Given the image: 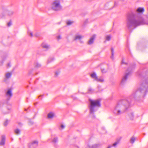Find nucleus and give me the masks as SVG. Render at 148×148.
<instances>
[{
	"label": "nucleus",
	"mask_w": 148,
	"mask_h": 148,
	"mask_svg": "<svg viewBox=\"0 0 148 148\" xmlns=\"http://www.w3.org/2000/svg\"><path fill=\"white\" fill-rule=\"evenodd\" d=\"M130 110V103L128 98H125L120 100L115 106L113 112L116 115L124 113H127Z\"/></svg>",
	"instance_id": "nucleus-1"
},
{
	"label": "nucleus",
	"mask_w": 148,
	"mask_h": 148,
	"mask_svg": "<svg viewBox=\"0 0 148 148\" xmlns=\"http://www.w3.org/2000/svg\"><path fill=\"white\" fill-rule=\"evenodd\" d=\"M148 77L144 80L143 83H140V87L135 93V98L136 100H139L141 98L145 96L148 91Z\"/></svg>",
	"instance_id": "nucleus-2"
},
{
	"label": "nucleus",
	"mask_w": 148,
	"mask_h": 148,
	"mask_svg": "<svg viewBox=\"0 0 148 148\" xmlns=\"http://www.w3.org/2000/svg\"><path fill=\"white\" fill-rule=\"evenodd\" d=\"M89 101L90 103L89 106L90 113L93 114L94 112L97 110V107L101 106L100 102L99 100H93L89 99Z\"/></svg>",
	"instance_id": "nucleus-3"
},
{
	"label": "nucleus",
	"mask_w": 148,
	"mask_h": 148,
	"mask_svg": "<svg viewBox=\"0 0 148 148\" xmlns=\"http://www.w3.org/2000/svg\"><path fill=\"white\" fill-rule=\"evenodd\" d=\"M144 19L143 18H139L138 20L130 19V27L133 26L134 27V28L138 26L145 24Z\"/></svg>",
	"instance_id": "nucleus-4"
},
{
	"label": "nucleus",
	"mask_w": 148,
	"mask_h": 148,
	"mask_svg": "<svg viewBox=\"0 0 148 148\" xmlns=\"http://www.w3.org/2000/svg\"><path fill=\"white\" fill-rule=\"evenodd\" d=\"M52 9L55 11H59L62 9V7L60 4L59 0H55L52 3Z\"/></svg>",
	"instance_id": "nucleus-5"
},
{
	"label": "nucleus",
	"mask_w": 148,
	"mask_h": 148,
	"mask_svg": "<svg viewBox=\"0 0 148 148\" xmlns=\"http://www.w3.org/2000/svg\"><path fill=\"white\" fill-rule=\"evenodd\" d=\"M127 71H128L126 72L125 75L122 78L121 82L120 84V85L121 86H123L125 84L127 79L130 75L129 68H127Z\"/></svg>",
	"instance_id": "nucleus-6"
},
{
	"label": "nucleus",
	"mask_w": 148,
	"mask_h": 148,
	"mask_svg": "<svg viewBox=\"0 0 148 148\" xmlns=\"http://www.w3.org/2000/svg\"><path fill=\"white\" fill-rule=\"evenodd\" d=\"M125 22L126 24V27L129 31L130 28V13L129 12H128L126 14Z\"/></svg>",
	"instance_id": "nucleus-7"
},
{
	"label": "nucleus",
	"mask_w": 148,
	"mask_h": 148,
	"mask_svg": "<svg viewBox=\"0 0 148 148\" xmlns=\"http://www.w3.org/2000/svg\"><path fill=\"white\" fill-rule=\"evenodd\" d=\"M121 139V138H117L116 141L112 145H109L108 147H109V148H112L113 147H116L117 145L119 143Z\"/></svg>",
	"instance_id": "nucleus-8"
},
{
	"label": "nucleus",
	"mask_w": 148,
	"mask_h": 148,
	"mask_svg": "<svg viewBox=\"0 0 148 148\" xmlns=\"http://www.w3.org/2000/svg\"><path fill=\"white\" fill-rule=\"evenodd\" d=\"M38 142L37 141H34L28 145L29 148H36L38 145Z\"/></svg>",
	"instance_id": "nucleus-9"
},
{
	"label": "nucleus",
	"mask_w": 148,
	"mask_h": 148,
	"mask_svg": "<svg viewBox=\"0 0 148 148\" xmlns=\"http://www.w3.org/2000/svg\"><path fill=\"white\" fill-rule=\"evenodd\" d=\"M6 96L8 97L7 99L8 100H10L12 95V90L11 89H8L6 93Z\"/></svg>",
	"instance_id": "nucleus-10"
},
{
	"label": "nucleus",
	"mask_w": 148,
	"mask_h": 148,
	"mask_svg": "<svg viewBox=\"0 0 148 148\" xmlns=\"http://www.w3.org/2000/svg\"><path fill=\"white\" fill-rule=\"evenodd\" d=\"M5 136L4 135H2L1 136V140L0 141V145L1 146H4L5 143Z\"/></svg>",
	"instance_id": "nucleus-11"
},
{
	"label": "nucleus",
	"mask_w": 148,
	"mask_h": 148,
	"mask_svg": "<svg viewBox=\"0 0 148 148\" xmlns=\"http://www.w3.org/2000/svg\"><path fill=\"white\" fill-rule=\"evenodd\" d=\"M8 57V55L5 54L1 57L2 60L0 62V66H2L3 65L4 61L5 60L6 58Z\"/></svg>",
	"instance_id": "nucleus-12"
},
{
	"label": "nucleus",
	"mask_w": 148,
	"mask_h": 148,
	"mask_svg": "<svg viewBox=\"0 0 148 148\" xmlns=\"http://www.w3.org/2000/svg\"><path fill=\"white\" fill-rule=\"evenodd\" d=\"M95 35H93V36L90 38L88 42V44L91 45L93 43L95 37Z\"/></svg>",
	"instance_id": "nucleus-13"
},
{
	"label": "nucleus",
	"mask_w": 148,
	"mask_h": 148,
	"mask_svg": "<svg viewBox=\"0 0 148 148\" xmlns=\"http://www.w3.org/2000/svg\"><path fill=\"white\" fill-rule=\"evenodd\" d=\"M101 145L99 143H96L94 144L91 146L88 145V147L89 148H98Z\"/></svg>",
	"instance_id": "nucleus-14"
},
{
	"label": "nucleus",
	"mask_w": 148,
	"mask_h": 148,
	"mask_svg": "<svg viewBox=\"0 0 148 148\" xmlns=\"http://www.w3.org/2000/svg\"><path fill=\"white\" fill-rule=\"evenodd\" d=\"M136 139V138L134 136H132L131 138L130 139V143L132 144V145H130V147L133 146V144L134 143Z\"/></svg>",
	"instance_id": "nucleus-15"
},
{
	"label": "nucleus",
	"mask_w": 148,
	"mask_h": 148,
	"mask_svg": "<svg viewBox=\"0 0 148 148\" xmlns=\"http://www.w3.org/2000/svg\"><path fill=\"white\" fill-rule=\"evenodd\" d=\"M41 46L42 48L46 49H48L50 48V47L49 45L47 43H42Z\"/></svg>",
	"instance_id": "nucleus-16"
},
{
	"label": "nucleus",
	"mask_w": 148,
	"mask_h": 148,
	"mask_svg": "<svg viewBox=\"0 0 148 148\" xmlns=\"http://www.w3.org/2000/svg\"><path fill=\"white\" fill-rule=\"evenodd\" d=\"M144 9L143 8L139 7L136 10V11L139 13H143L144 12Z\"/></svg>",
	"instance_id": "nucleus-17"
},
{
	"label": "nucleus",
	"mask_w": 148,
	"mask_h": 148,
	"mask_svg": "<svg viewBox=\"0 0 148 148\" xmlns=\"http://www.w3.org/2000/svg\"><path fill=\"white\" fill-rule=\"evenodd\" d=\"M96 81L97 82H104V79L102 77H97Z\"/></svg>",
	"instance_id": "nucleus-18"
},
{
	"label": "nucleus",
	"mask_w": 148,
	"mask_h": 148,
	"mask_svg": "<svg viewBox=\"0 0 148 148\" xmlns=\"http://www.w3.org/2000/svg\"><path fill=\"white\" fill-rule=\"evenodd\" d=\"M91 77L96 80L98 77L97 76L95 73L94 72L92 73L90 75Z\"/></svg>",
	"instance_id": "nucleus-19"
},
{
	"label": "nucleus",
	"mask_w": 148,
	"mask_h": 148,
	"mask_svg": "<svg viewBox=\"0 0 148 148\" xmlns=\"http://www.w3.org/2000/svg\"><path fill=\"white\" fill-rule=\"evenodd\" d=\"M55 116V114L53 112H51L49 113L48 114V118H53Z\"/></svg>",
	"instance_id": "nucleus-20"
},
{
	"label": "nucleus",
	"mask_w": 148,
	"mask_h": 148,
	"mask_svg": "<svg viewBox=\"0 0 148 148\" xmlns=\"http://www.w3.org/2000/svg\"><path fill=\"white\" fill-rule=\"evenodd\" d=\"M121 66H123V67H124L123 66V65H126L127 66H128V63H127V62H125L123 59L122 60L121 62Z\"/></svg>",
	"instance_id": "nucleus-21"
},
{
	"label": "nucleus",
	"mask_w": 148,
	"mask_h": 148,
	"mask_svg": "<svg viewBox=\"0 0 148 148\" xmlns=\"http://www.w3.org/2000/svg\"><path fill=\"white\" fill-rule=\"evenodd\" d=\"M35 67L36 68H38L41 66V65L38 62H35L34 64Z\"/></svg>",
	"instance_id": "nucleus-22"
},
{
	"label": "nucleus",
	"mask_w": 148,
	"mask_h": 148,
	"mask_svg": "<svg viewBox=\"0 0 148 148\" xmlns=\"http://www.w3.org/2000/svg\"><path fill=\"white\" fill-rule=\"evenodd\" d=\"M82 36L80 35H76L74 38V40H80L82 38Z\"/></svg>",
	"instance_id": "nucleus-23"
},
{
	"label": "nucleus",
	"mask_w": 148,
	"mask_h": 148,
	"mask_svg": "<svg viewBox=\"0 0 148 148\" xmlns=\"http://www.w3.org/2000/svg\"><path fill=\"white\" fill-rule=\"evenodd\" d=\"M12 75V73H8L5 74V77L6 78L8 79L10 78Z\"/></svg>",
	"instance_id": "nucleus-24"
},
{
	"label": "nucleus",
	"mask_w": 148,
	"mask_h": 148,
	"mask_svg": "<svg viewBox=\"0 0 148 148\" xmlns=\"http://www.w3.org/2000/svg\"><path fill=\"white\" fill-rule=\"evenodd\" d=\"M6 14L9 16H11L13 14L14 12L12 11H8L6 12Z\"/></svg>",
	"instance_id": "nucleus-25"
},
{
	"label": "nucleus",
	"mask_w": 148,
	"mask_h": 148,
	"mask_svg": "<svg viewBox=\"0 0 148 148\" xmlns=\"http://www.w3.org/2000/svg\"><path fill=\"white\" fill-rule=\"evenodd\" d=\"M15 133L17 135L20 134L21 131L20 130L18 129H16L14 130Z\"/></svg>",
	"instance_id": "nucleus-26"
},
{
	"label": "nucleus",
	"mask_w": 148,
	"mask_h": 148,
	"mask_svg": "<svg viewBox=\"0 0 148 148\" xmlns=\"http://www.w3.org/2000/svg\"><path fill=\"white\" fill-rule=\"evenodd\" d=\"M111 51L112 56L111 57V58L112 59H114V49L113 48H111Z\"/></svg>",
	"instance_id": "nucleus-27"
},
{
	"label": "nucleus",
	"mask_w": 148,
	"mask_h": 148,
	"mask_svg": "<svg viewBox=\"0 0 148 148\" xmlns=\"http://www.w3.org/2000/svg\"><path fill=\"white\" fill-rule=\"evenodd\" d=\"M54 60V58L53 57H50L48 60L47 62L49 63L53 61Z\"/></svg>",
	"instance_id": "nucleus-28"
},
{
	"label": "nucleus",
	"mask_w": 148,
	"mask_h": 148,
	"mask_svg": "<svg viewBox=\"0 0 148 148\" xmlns=\"http://www.w3.org/2000/svg\"><path fill=\"white\" fill-rule=\"evenodd\" d=\"M58 138L57 137H55L52 140V142L54 143H56L58 142Z\"/></svg>",
	"instance_id": "nucleus-29"
},
{
	"label": "nucleus",
	"mask_w": 148,
	"mask_h": 148,
	"mask_svg": "<svg viewBox=\"0 0 148 148\" xmlns=\"http://www.w3.org/2000/svg\"><path fill=\"white\" fill-rule=\"evenodd\" d=\"M125 50H126L129 51V42L128 41V39L127 40V44L126 45V47L125 48Z\"/></svg>",
	"instance_id": "nucleus-30"
},
{
	"label": "nucleus",
	"mask_w": 148,
	"mask_h": 148,
	"mask_svg": "<svg viewBox=\"0 0 148 148\" xmlns=\"http://www.w3.org/2000/svg\"><path fill=\"white\" fill-rule=\"evenodd\" d=\"M101 71L102 73H105L107 72L108 70L105 69L104 68H101Z\"/></svg>",
	"instance_id": "nucleus-31"
},
{
	"label": "nucleus",
	"mask_w": 148,
	"mask_h": 148,
	"mask_svg": "<svg viewBox=\"0 0 148 148\" xmlns=\"http://www.w3.org/2000/svg\"><path fill=\"white\" fill-rule=\"evenodd\" d=\"M94 92V90L91 88H89L88 90V93H92Z\"/></svg>",
	"instance_id": "nucleus-32"
},
{
	"label": "nucleus",
	"mask_w": 148,
	"mask_h": 148,
	"mask_svg": "<svg viewBox=\"0 0 148 148\" xmlns=\"http://www.w3.org/2000/svg\"><path fill=\"white\" fill-rule=\"evenodd\" d=\"M134 118V114L133 112L130 114V120H133Z\"/></svg>",
	"instance_id": "nucleus-33"
},
{
	"label": "nucleus",
	"mask_w": 148,
	"mask_h": 148,
	"mask_svg": "<svg viewBox=\"0 0 148 148\" xmlns=\"http://www.w3.org/2000/svg\"><path fill=\"white\" fill-rule=\"evenodd\" d=\"M111 38V36L110 35H107L106 37V40L107 41H109Z\"/></svg>",
	"instance_id": "nucleus-34"
},
{
	"label": "nucleus",
	"mask_w": 148,
	"mask_h": 148,
	"mask_svg": "<svg viewBox=\"0 0 148 148\" xmlns=\"http://www.w3.org/2000/svg\"><path fill=\"white\" fill-rule=\"evenodd\" d=\"M73 23V21H68L66 22V23L68 25H69L72 24Z\"/></svg>",
	"instance_id": "nucleus-35"
},
{
	"label": "nucleus",
	"mask_w": 148,
	"mask_h": 148,
	"mask_svg": "<svg viewBox=\"0 0 148 148\" xmlns=\"http://www.w3.org/2000/svg\"><path fill=\"white\" fill-rule=\"evenodd\" d=\"M28 34L31 37L33 36L32 32L31 31H28Z\"/></svg>",
	"instance_id": "nucleus-36"
},
{
	"label": "nucleus",
	"mask_w": 148,
	"mask_h": 148,
	"mask_svg": "<svg viewBox=\"0 0 148 148\" xmlns=\"http://www.w3.org/2000/svg\"><path fill=\"white\" fill-rule=\"evenodd\" d=\"M60 73V71H56L55 73V76L57 77L59 75Z\"/></svg>",
	"instance_id": "nucleus-37"
},
{
	"label": "nucleus",
	"mask_w": 148,
	"mask_h": 148,
	"mask_svg": "<svg viewBox=\"0 0 148 148\" xmlns=\"http://www.w3.org/2000/svg\"><path fill=\"white\" fill-rule=\"evenodd\" d=\"M8 120H6L4 123V125L5 126H6L8 124Z\"/></svg>",
	"instance_id": "nucleus-38"
},
{
	"label": "nucleus",
	"mask_w": 148,
	"mask_h": 148,
	"mask_svg": "<svg viewBox=\"0 0 148 148\" xmlns=\"http://www.w3.org/2000/svg\"><path fill=\"white\" fill-rule=\"evenodd\" d=\"M5 15L4 13H3L0 15V16L1 18H3L4 17Z\"/></svg>",
	"instance_id": "nucleus-39"
},
{
	"label": "nucleus",
	"mask_w": 148,
	"mask_h": 148,
	"mask_svg": "<svg viewBox=\"0 0 148 148\" xmlns=\"http://www.w3.org/2000/svg\"><path fill=\"white\" fill-rule=\"evenodd\" d=\"M65 126H64L62 124L61 125L60 127L59 128V129L60 130H61V129H60L61 128L62 129H63L65 128Z\"/></svg>",
	"instance_id": "nucleus-40"
},
{
	"label": "nucleus",
	"mask_w": 148,
	"mask_h": 148,
	"mask_svg": "<svg viewBox=\"0 0 148 148\" xmlns=\"http://www.w3.org/2000/svg\"><path fill=\"white\" fill-rule=\"evenodd\" d=\"M12 25V23L11 22H9L8 23L7 25L8 27H10Z\"/></svg>",
	"instance_id": "nucleus-41"
},
{
	"label": "nucleus",
	"mask_w": 148,
	"mask_h": 148,
	"mask_svg": "<svg viewBox=\"0 0 148 148\" xmlns=\"http://www.w3.org/2000/svg\"><path fill=\"white\" fill-rule=\"evenodd\" d=\"M34 123V122L32 121H30L29 123V124L30 125H32Z\"/></svg>",
	"instance_id": "nucleus-42"
},
{
	"label": "nucleus",
	"mask_w": 148,
	"mask_h": 148,
	"mask_svg": "<svg viewBox=\"0 0 148 148\" xmlns=\"http://www.w3.org/2000/svg\"><path fill=\"white\" fill-rule=\"evenodd\" d=\"M57 38L58 40H60L61 38V37L60 36H57Z\"/></svg>",
	"instance_id": "nucleus-43"
},
{
	"label": "nucleus",
	"mask_w": 148,
	"mask_h": 148,
	"mask_svg": "<svg viewBox=\"0 0 148 148\" xmlns=\"http://www.w3.org/2000/svg\"><path fill=\"white\" fill-rule=\"evenodd\" d=\"M11 66V65H10V63H9L7 64V66L8 67H10Z\"/></svg>",
	"instance_id": "nucleus-44"
},
{
	"label": "nucleus",
	"mask_w": 148,
	"mask_h": 148,
	"mask_svg": "<svg viewBox=\"0 0 148 148\" xmlns=\"http://www.w3.org/2000/svg\"><path fill=\"white\" fill-rule=\"evenodd\" d=\"M32 71H29V75L31 73Z\"/></svg>",
	"instance_id": "nucleus-45"
},
{
	"label": "nucleus",
	"mask_w": 148,
	"mask_h": 148,
	"mask_svg": "<svg viewBox=\"0 0 148 148\" xmlns=\"http://www.w3.org/2000/svg\"><path fill=\"white\" fill-rule=\"evenodd\" d=\"M116 5H117V4H116V2H115L114 3V5H115V6H116Z\"/></svg>",
	"instance_id": "nucleus-46"
},
{
	"label": "nucleus",
	"mask_w": 148,
	"mask_h": 148,
	"mask_svg": "<svg viewBox=\"0 0 148 148\" xmlns=\"http://www.w3.org/2000/svg\"><path fill=\"white\" fill-rule=\"evenodd\" d=\"M11 108H8V110H11Z\"/></svg>",
	"instance_id": "nucleus-47"
},
{
	"label": "nucleus",
	"mask_w": 148,
	"mask_h": 148,
	"mask_svg": "<svg viewBox=\"0 0 148 148\" xmlns=\"http://www.w3.org/2000/svg\"><path fill=\"white\" fill-rule=\"evenodd\" d=\"M35 36H36V37H37L38 36V35H37L36 34H35Z\"/></svg>",
	"instance_id": "nucleus-48"
},
{
	"label": "nucleus",
	"mask_w": 148,
	"mask_h": 148,
	"mask_svg": "<svg viewBox=\"0 0 148 148\" xmlns=\"http://www.w3.org/2000/svg\"><path fill=\"white\" fill-rule=\"evenodd\" d=\"M36 103H34V105H35V104H36Z\"/></svg>",
	"instance_id": "nucleus-49"
},
{
	"label": "nucleus",
	"mask_w": 148,
	"mask_h": 148,
	"mask_svg": "<svg viewBox=\"0 0 148 148\" xmlns=\"http://www.w3.org/2000/svg\"><path fill=\"white\" fill-rule=\"evenodd\" d=\"M93 117L94 118L95 117V116L94 115Z\"/></svg>",
	"instance_id": "nucleus-50"
},
{
	"label": "nucleus",
	"mask_w": 148,
	"mask_h": 148,
	"mask_svg": "<svg viewBox=\"0 0 148 148\" xmlns=\"http://www.w3.org/2000/svg\"><path fill=\"white\" fill-rule=\"evenodd\" d=\"M107 148H109V147H107Z\"/></svg>",
	"instance_id": "nucleus-51"
}]
</instances>
